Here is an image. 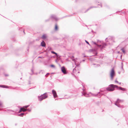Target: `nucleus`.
I'll use <instances>...</instances> for the list:
<instances>
[{
  "label": "nucleus",
  "mask_w": 128,
  "mask_h": 128,
  "mask_svg": "<svg viewBox=\"0 0 128 128\" xmlns=\"http://www.w3.org/2000/svg\"><path fill=\"white\" fill-rule=\"evenodd\" d=\"M50 66H51V67H52L54 68V67H55L53 65H51Z\"/></svg>",
  "instance_id": "obj_19"
},
{
  "label": "nucleus",
  "mask_w": 128,
  "mask_h": 128,
  "mask_svg": "<svg viewBox=\"0 0 128 128\" xmlns=\"http://www.w3.org/2000/svg\"><path fill=\"white\" fill-rule=\"evenodd\" d=\"M21 110H22V111L23 112H25L27 110V109H25L24 107H23L21 108Z\"/></svg>",
  "instance_id": "obj_8"
},
{
  "label": "nucleus",
  "mask_w": 128,
  "mask_h": 128,
  "mask_svg": "<svg viewBox=\"0 0 128 128\" xmlns=\"http://www.w3.org/2000/svg\"><path fill=\"white\" fill-rule=\"evenodd\" d=\"M115 82H118L116 80Z\"/></svg>",
  "instance_id": "obj_24"
},
{
  "label": "nucleus",
  "mask_w": 128,
  "mask_h": 128,
  "mask_svg": "<svg viewBox=\"0 0 128 128\" xmlns=\"http://www.w3.org/2000/svg\"><path fill=\"white\" fill-rule=\"evenodd\" d=\"M121 50L125 54V52L124 49L122 48L121 49Z\"/></svg>",
  "instance_id": "obj_16"
},
{
  "label": "nucleus",
  "mask_w": 128,
  "mask_h": 128,
  "mask_svg": "<svg viewBox=\"0 0 128 128\" xmlns=\"http://www.w3.org/2000/svg\"><path fill=\"white\" fill-rule=\"evenodd\" d=\"M100 7H102V5L101 4H100Z\"/></svg>",
  "instance_id": "obj_22"
},
{
  "label": "nucleus",
  "mask_w": 128,
  "mask_h": 128,
  "mask_svg": "<svg viewBox=\"0 0 128 128\" xmlns=\"http://www.w3.org/2000/svg\"><path fill=\"white\" fill-rule=\"evenodd\" d=\"M0 87L7 88L8 87L4 85H0Z\"/></svg>",
  "instance_id": "obj_13"
},
{
  "label": "nucleus",
  "mask_w": 128,
  "mask_h": 128,
  "mask_svg": "<svg viewBox=\"0 0 128 128\" xmlns=\"http://www.w3.org/2000/svg\"><path fill=\"white\" fill-rule=\"evenodd\" d=\"M24 106L23 107L24 108H27L28 106Z\"/></svg>",
  "instance_id": "obj_17"
},
{
  "label": "nucleus",
  "mask_w": 128,
  "mask_h": 128,
  "mask_svg": "<svg viewBox=\"0 0 128 128\" xmlns=\"http://www.w3.org/2000/svg\"><path fill=\"white\" fill-rule=\"evenodd\" d=\"M39 100L40 101H41L43 100V97H42V95L39 96L38 97Z\"/></svg>",
  "instance_id": "obj_7"
},
{
  "label": "nucleus",
  "mask_w": 128,
  "mask_h": 128,
  "mask_svg": "<svg viewBox=\"0 0 128 128\" xmlns=\"http://www.w3.org/2000/svg\"><path fill=\"white\" fill-rule=\"evenodd\" d=\"M110 76L112 80H113L114 76L115 75V72L114 68L112 69L110 73Z\"/></svg>",
  "instance_id": "obj_1"
},
{
  "label": "nucleus",
  "mask_w": 128,
  "mask_h": 128,
  "mask_svg": "<svg viewBox=\"0 0 128 128\" xmlns=\"http://www.w3.org/2000/svg\"><path fill=\"white\" fill-rule=\"evenodd\" d=\"M24 113H21V114H19V116H23L24 115Z\"/></svg>",
  "instance_id": "obj_14"
},
{
  "label": "nucleus",
  "mask_w": 128,
  "mask_h": 128,
  "mask_svg": "<svg viewBox=\"0 0 128 128\" xmlns=\"http://www.w3.org/2000/svg\"><path fill=\"white\" fill-rule=\"evenodd\" d=\"M61 70L62 72L64 74H67L66 69L63 66L61 68Z\"/></svg>",
  "instance_id": "obj_2"
},
{
  "label": "nucleus",
  "mask_w": 128,
  "mask_h": 128,
  "mask_svg": "<svg viewBox=\"0 0 128 128\" xmlns=\"http://www.w3.org/2000/svg\"><path fill=\"white\" fill-rule=\"evenodd\" d=\"M51 52L54 54H55L56 56H57V54L55 52H54L53 51H52Z\"/></svg>",
  "instance_id": "obj_15"
},
{
  "label": "nucleus",
  "mask_w": 128,
  "mask_h": 128,
  "mask_svg": "<svg viewBox=\"0 0 128 128\" xmlns=\"http://www.w3.org/2000/svg\"><path fill=\"white\" fill-rule=\"evenodd\" d=\"M76 70V69H74V70Z\"/></svg>",
  "instance_id": "obj_25"
},
{
  "label": "nucleus",
  "mask_w": 128,
  "mask_h": 128,
  "mask_svg": "<svg viewBox=\"0 0 128 128\" xmlns=\"http://www.w3.org/2000/svg\"><path fill=\"white\" fill-rule=\"evenodd\" d=\"M107 90L110 91H112L114 90V88H106Z\"/></svg>",
  "instance_id": "obj_9"
},
{
  "label": "nucleus",
  "mask_w": 128,
  "mask_h": 128,
  "mask_svg": "<svg viewBox=\"0 0 128 128\" xmlns=\"http://www.w3.org/2000/svg\"><path fill=\"white\" fill-rule=\"evenodd\" d=\"M110 87L112 88H117V86L113 84H111L110 86Z\"/></svg>",
  "instance_id": "obj_5"
},
{
  "label": "nucleus",
  "mask_w": 128,
  "mask_h": 128,
  "mask_svg": "<svg viewBox=\"0 0 128 128\" xmlns=\"http://www.w3.org/2000/svg\"><path fill=\"white\" fill-rule=\"evenodd\" d=\"M78 73H79V72H78Z\"/></svg>",
  "instance_id": "obj_26"
},
{
  "label": "nucleus",
  "mask_w": 128,
  "mask_h": 128,
  "mask_svg": "<svg viewBox=\"0 0 128 128\" xmlns=\"http://www.w3.org/2000/svg\"><path fill=\"white\" fill-rule=\"evenodd\" d=\"M22 111V110H21V108L20 109V110L19 111V112H21Z\"/></svg>",
  "instance_id": "obj_21"
},
{
  "label": "nucleus",
  "mask_w": 128,
  "mask_h": 128,
  "mask_svg": "<svg viewBox=\"0 0 128 128\" xmlns=\"http://www.w3.org/2000/svg\"><path fill=\"white\" fill-rule=\"evenodd\" d=\"M52 93L54 96V98H56L57 97V95L56 92L55 90H53L52 91Z\"/></svg>",
  "instance_id": "obj_3"
},
{
  "label": "nucleus",
  "mask_w": 128,
  "mask_h": 128,
  "mask_svg": "<svg viewBox=\"0 0 128 128\" xmlns=\"http://www.w3.org/2000/svg\"><path fill=\"white\" fill-rule=\"evenodd\" d=\"M46 36L44 34L43 35L42 38L43 39H44L46 38Z\"/></svg>",
  "instance_id": "obj_10"
},
{
  "label": "nucleus",
  "mask_w": 128,
  "mask_h": 128,
  "mask_svg": "<svg viewBox=\"0 0 128 128\" xmlns=\"http://www.w3.org/2000/svg\"><path fill=\"white\" fill-rule=\"evenodd\" d=\"M58 27L57 24H56L55 26V30H58Z\"/></svg>",
  "instance_id": "obj_12"
},
{
  "label": "nucleus",
  "mask_w": 128,
  "mask_h": 128,
  "mask_svg": "<svg viewBox=\"0 0 128 128\" xmlns=\"http://www.w3.org/2000/svg\"><path fill=\"white\" fill-rule=\"evenodd\" d=\"M120 89L121 90H123V91H124V90H125V89L124 88H120Z\"/></svg>",
  "instance_id": "obj_18"
},
{
  "label": "nucleus",
  "mask_w": 128,
  "mask_h": 128,
  "mask_svg": "<svg viewBox=\"0 0 128 128\" xmlns=\"http://www.w3.org/2000/svg\"><path fill=\"white\" fill-rule=\"evenodd\" d=\"M42 97H43V99H44L47 97V96L46 94H45L43 95H42Z\"/></svg>",
  "instance_id": "obj_6"
},
{
  "label": "nucleus",
  "mask_w": 128,
  "mask_h": 128,
  "mask_svg": "<svg viewBox=\"0 0 128 128\" xmlns=\"http://www.w3.org/2000/svg\"><path fill=\"white\" fill-rule=\"evenodd\" d=\"M85 42H86L89 45V42H88L87 41H86V40H85Z\"/></svg>",
  "instance_id": "obj_20"
},
{
  "label": "nucleus",
  "mask_w": 128,
  "mask_h": 128,
  "mask_svg": "<svg viewBox=\"0 0 128 128\" xmlns=\"http://www.w3.org/2000/svg\"><path fill=\"white\" fill-rule=\"evenodd\" d=\"M98 45V47H100L101 46V45Z\"/></svg>",
  "instance_id": "obj_23"
},
{
  "label": "nucleus",
  "mask_w": 128,
  "mask_h": 128,
  "mask_svg": "<svg viewBox=\"0 0 128 128\" xmlns=\"http://www.w3.org/2000/svg\"><path fill=\"white\" fill-rule=\"evenodd\" d=\"M41 45L42 46L44 47L46 46V44L45 42L43 41L41 43Z\"/></svg>",
  "instance_id": "obj_4"
},
{
  "label": "nucleus",
  "mask_w": 128,
  "mask_h": 128,
  "mask_svg": "<svg viewBox=\"0 0 128 128\" xmlns=\"http://www.w3.org/2000/svg\"><path fill=\"white\" fill-rule=\"evenodd\" d=\"M71 58L72 60L74 61V62L75 64H76V60L75 59H74V56H72L71 57Z\"/></svg>",
  "instance_id": "obj_11"
}]
</instances>
